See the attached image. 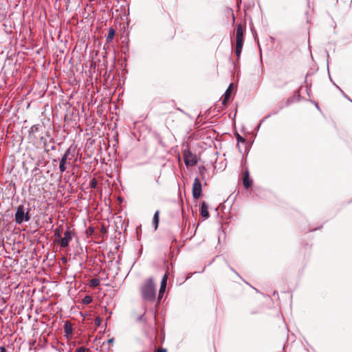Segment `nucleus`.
<instances>
[{
	"label": "nucleus",
	"instance_id": "29",
	"mask_svg": "<svg viewBox=\"0 0 352 352\" xmlns=\"http://www.w3.org/2000/svg\"><path fill=\"white\" fill-rule=\"evenodd\" d=\"M59 352H60V351H59Z\"/></svg>",
	"mask_w": 352,
	"mask_h": 352
},
{
	"label": "nucleus",
	"instance_id": "7",
	"mask_svg": "<svg viewBox=\"0 0 352 352\" xmlns=\"http://www.w3.org/2000/svg\"><path fill=\"white\" fill-rule=\"evenodd\" d=\"M243 28L241 24L237 25L236 30V41H243Z\"/></svg>",
	"mask_w": 352,
	"mask_h": 352
},
{
	"label": "nucleus",
	"instance_id": "5",
	"mask_svg": "<svg viewBox=\"0 0 352 352\" xmlns=\"http://www.w3.org/2000/svg\"><path fill=\"white\" fill-rule=\"evenodd\" d=\"M72 239V230L69 227H67V230L64 233V237L61 238L60 240V247L66 248L68 246L69 241Z\"/></svg>",
	"mask_w": 352,
	"mask_h": 352
},
{
	"label": "nucleus",
	"instance_id": "6",
	"mask_svg": "<svg viewBox=\"0 0 352 352\" xmlns=\"http://www.w3.org/2000/svg\"><path fill=\"white\" fill-rule=\"evenodd\" d=\"M71 156H72V147H69L63 156L62 157L60 160V162H63L64 164H66L67 161H70L72 160Z\"/></svg>",
	"mask_w": 352,
	"mask_h": 352
},
{
	"label": "nucleus",
	"instance_id": "16",
	"mask_svg": "<svg viewBox=\"0 0 352 352\" xmlns=\"http://www.w3.org/2000/svg\"><path fill=\"white\" fill-rule=\"evenodd\" d=\"M92 301V298L89 296H85L82 299V303L84 305H88Z\"/></svg>",
	"mask_w": 352,
	"mask_h": 352
},
{
	"label": "nucleus",
	"instance_id": "3",
	"mask_svg": "<svg viewBox=\"0 0 352 352\" xmlns=\"http://www.w3.org/2000/svg\"><path fill=\"white\" fill-rule=\"evenodd\" d=\"M183 156L185 164L186 166H194L197 164V157L189 149L183 151Z\"/></svg>",
	"mask_w": 352,
	"mask_h": 352
},
{
	"label": "nucleus",
	"instance_id": "1",
	"mask_svg": "<svg viewBox=\"0 0 352 352\" xmlns=\"http://www.w3.org/2000/svg\"><path fill=\"white\" fill-rule=\"evenodd\" d=\"M141 294L144 300L153 301L155 298V287L152 278L144 281L141 287Z\"/></svg>",
	"mask_w": 352,
	"mask_h": 352
},
{
	"label": "nucleus",
	"instance_id": "28",
	"mask_svg": "<svg viewBox=\"0 0 352 352\" xmlns=\"http://www.w3.org/2000/svg\"><path fill=\"white\" fill-rule=\"evenodd\" d=\"M1 352H6V349L3 347L1 348Z\"/></svg>",
	"mask_w": 352,
	"mask_h": 352
},
{
	"label": "nucleus",
	"instance_id": "15",
	"mask_svg": "<svg viewBox=\"0 0 352 352\" xmlns=\"http://www.w3.org/2000/svg\"><path fill=\"white\" fill-rule=\"evenodd\" d=\"M90 285L91 287H97L100 285V280L97 278H93L90 281Z\"/></svg>",
	"mask_w": 352,
	"mask_h": 352
},
{
	"label": "nucleus",
	"instance_id": "21",
	"mask_svg": "<svg viewBox=\"0 0 352 352\" xmlns=\"http://www.w3.org/2000/svg\"><path fill=\"white\" fill-rule=\"evenodd\" d=\"M89 349H85V347H79L76 349V352H86V351H88Z\"/></svg>",
	"mask_w": 352,
	"mask_h": 352
},
{
	"label": "nucleus",
	"instance_id": "2",
	"mask_svg": "<svg viewBox=\"0 0 352 352\" xmlns=\"http://www.w3.org/2000/svg\"><path fill=\"white\" fill-rule=\"evenodd\" d=\"M14 216L17 224H21L23 221H28L30 219L29 212L25 211L24 206L22 205L17 207Z\"/></svg>",
	"mask_w": 352,
	"mask_h": 352
},
{
	"label": "nucleus",
	"instance_id": "22",
	"mask_svg": "<svg viewBox=\"0 0 352 352\" xmlns=\"http://www.w3.org/2000/svg\"><path fill=\"white\" fill-rule=\"evenodd\" d=\"M90 185H91V187L92 188H95L96 187V185H97V182H96V180L95 179H93L91 180V182Z\"/></svg>",
	"mask_w": 352,
	"mask_h": 352
},
{
	"label": "nucleus",
	"instance_id": "13",
	"mask_svg": "<svg viewBox=\"0 0 352 352\" xmlns=\"http://www.w3.org/2000/svg\"><path fill=\"white\" fill-rule=\"evenodd\" d=\"M153 223H155V229L156 230L159 223V211L157 210L153 216Z\"/></svg>",
	"mask_w": 352,
	"mask_h": 352
},
{
	"label": "nucleus",
	"instance_id": "11",
	"mask_svg": "<svg viewBox=\"0 0 352 352\" xmlns=\"http://www.w3.org/2000/svg\"><path fill=\"white\" fill-rule=\"evenodd\" d=\"M243 47V41H236V55L239 57L241 53Z\"/></svg>",
	"mask_w": 352,
	"mask_h": 352
},
{
	"label": "nucleus",
	"instance_id": "27",
	"mask_svg": "<svg viewBox=\"0 0 352 352\" xmlns=\"http://www.w3.org/2000/svg\"><path fill=\"white\" fill-rule=\"evenodd\" d=\"M114 341L113 338H109L108 340H107V343L108 344H111L113 343Z\"/></svg>",
	"mask_w": 352,
	"mask_h": 352
},
{
	"label": "nucleus",
	"instance_id": "12",
	"mask_svg": "<svg viewBox=\"0 0 352 352\" xmlns=\"http://www.w3.org/2000/svg\"><path fill=\"white\" fill-rule=\"evenodd\" d=\"M64 330L65 333L67 335H72L73 332L72 327L71 326V324L69 322H67L64 325Z\"/></svg>",
	"mask_w": 352,
	"mask_h": 352
},
{
	"label": "nucleus",
	"instance_id": "24",
	"mask_svg": "<svg viewBox=\"0 0 352 352\" xmlns=\"http://www.w3.org/2000/svg\"><path fill=\"white\" fill-rule=\"evenodd\" d=\"M236 138H237L238 142H245V139L243 138H242L241 136H240L239 135H237Z\"/></svg>",
	"mask_w": 352,
	"mask_h": 352
},
{
	"label": "nucleus",
	"instance_id": "8",
	"mask_svg": "<svg viewBox=\"0 0 352 352\" xmlns=\"http://www.w3.org/2000/svg\"><path fill=\"white\" fill-rule=\"evenodd\" d=\"M243 184L246 188L250 187L252 184V180L250 178L249 173L248 171L245 172L243 176Z\"/></svg>",
	"mask_w": 352,
	"mask_h": 352
},
{
	"label": "nucleus",
	"instance_id": "9",
	"mask_svg": "<svg viewBox=\"0 0 352 352\" xmlns=\"http://www.w3.org/2000/svg\"><path fill=\"white\" fill-rule=\"evenodd\" d=\"M201 215L207 219L209 217V212L208 211V206L206 202H202L201 206V211H200Z\"/></svg>",
	"mask_w": 352,
	"mask_h": 352
},
{
	"label": "nucleus",
	"instance_id": "14",
	"mask_svg": "<svg viewBox=\"0 0 352 352\" xmlns=\"http://www.w3.org/2000/svg\"><path fill=\"white\" fill-rule=\"evenodd\" d=\"M62 230H63V228H62L61 226L55 229V230H54V236L56 238H58V239L61 238Z\"/></svg>",
	"mask_w": 352,
	"mask_h": 352
},
{
	"label": "nucleus",
	"instance_id": "20",
	"mask_svg": "<svg viewBox=\"0 0 352 352\" xmlns=\"http://www.w3.org/2000/svg\"><path fill=\"white\" fill-rule=\"evenodd\" d=\"M166 287H160V291H159V296L158 298L160 299L162 298L163 294L165 292Z\"/></svg>",
	"mask_w": 352,
	"mask_h": 352
},
{
	"label": "nucleus",
	"instance_id": "19",
	"mask_svg": "<svg viewBox=\"0 0 352 352\" xmlns=\"http://www.w3.org/2000/svg\"><path fill=\"white\" fill-rule=\"evenodd\" d=\"M65 164H64V163L60 162L59 169L61 173H63L64 171H65V170H66Z\"/></svg>",
	"mask_w": 352,
	"mask_h": 352
},
{
	"label": "nucleus",
	"instance_id": "4",
	"mask_svg": "<svg viewBox=\"0 0 352 352\" xmlns=\"http://www.w3.org/2000/svg\"><path fill=\"white\" fill-rule=\"evenodd\" d=\"M202 192L201 183L199 178H195L192 185V196L195 199H199Z\"/></svg>",
	"mask_w": 352,
	"mask_h": 352
},
{
	"label": "nucleus",
	"instance_id": "10",
	"mask_svg": "<svg viewBox=\"0 0 352 352\" xmlns=\"http://www.w3.org/2000/svg\"><path fill=\"white\" fill-rule=\"evenodd\" d=\"M232 87V85L230 84L229 85V87H228L227 90L226 91L223 98V100H222L223 104H226L227 101L228 100V99L230 96V94H231Z\"/></svg>",
	"mask_w": 352,
	"mask_h": 352
},
{
	"label": "nucleus",
	"instance_id": "18",
	"mask_svg": "<svg viewBox=\"0 0 352 352\" xmlns=\"http://www.w3.org/2000/svg\"><path fill=\"white\" fill-rule=\"evenodd\" d=\"M114 30L113 29H111L108 33L107 40L110 41L111 40L114 36Z\"/></svg>",
	"mask_w": 352,
	"mask_h": 352
},
{
	"label": "nucleus",
	"instance_id": "26",
	"mask_svg": "<svg viewBox=\"0 0 352 352\" xmlns=\"http://www.w3.org/2000/svg\"><path fill=\"white\" fill-rule=\"evenodd\" d=\"M156 352H166V350L165 349L160 348L157 349Z\"/></svg>",
	"mask_w": 352,
	"mask_h": 352
},
{
	"label": "nucleus",
	"instance_id": "17",
	"mask_svg": "<svg viewBox=\"0 0 352 352\" xmlns=\"http://www.w3.org/2000/svg\"><path fill=\"white\" fill-rule=\"evenodd\" d=\"M167 279L168 276L166 274H164L162 279L160 287H166Z\"/></svg>",
	"mask_w": 352,
	"mask_h": 352
},
{
	"label": "nucleus",
	"instance_id": "23",
	"mask_svg": "<svg viewBox=\"0 0 352 352\" xmlns=\"http://www.w3.org/2000/svg\"><path fill=\"white\" fill-rule=\"evenodd\" d=\"M100 323H101V319L99 318V317H97L96 319H95V324L98 327L100 325Z\"/></svg>",
	"mask_w": 352,
	"mask_h": 352
},
{
	"label": "nucleus",
	"instance_id": "25",
	"mask_svg": "<svg viewBox=\"0 0 352 352\" xmlns=\"http://www.w3.org/2000/svg\"><path fill=\"white\" fill-rule=\"evenodd\" d=\"M38 126L34 125L31 127V131L32 132L36 131L38 130Z\"/></svg>",
	"mask_w": 352,
	"mask_h": 352
}]
</instances>
